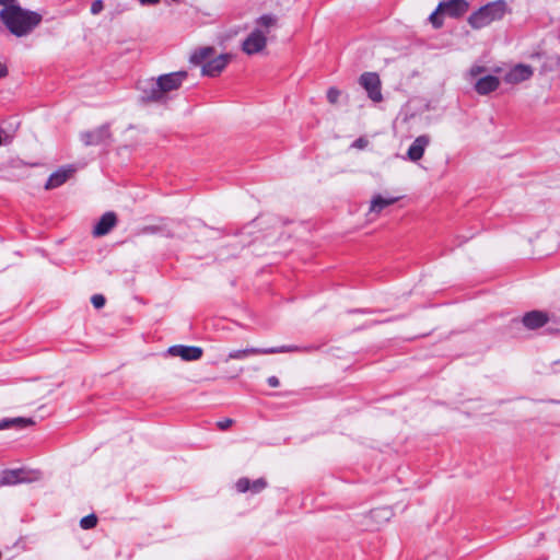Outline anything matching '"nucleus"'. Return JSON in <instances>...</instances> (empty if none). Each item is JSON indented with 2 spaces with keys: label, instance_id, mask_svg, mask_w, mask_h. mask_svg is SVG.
I'll use <instances>...</instances> for the list:
<instances>
[{
  "label": "nucleus",
  "instance_id": "1",
  "mask_svg": "<svg viewBox=\"0 0 560 560\" xmlns=\"http://www.w3.org/2000/svg\"><path fill=\"white\" fill-rule=\"evenodd\" d=\"M43 16L21 5L0 10V21L7 30L16 37L31 34L42 22Z\"/></svg>",
  "mask_w": 560,
  "mask_h": 560
},
{
  "label": "nucleus",
  "instance_id": "2",
  "mask_svg": "<svg viewBox=\"0 0 560 560\" xmlns=\"http://www.w3.org/2000/svg\"><path fill=\"white\" fill-rule=\"evenodd\" d=\"M506 12V2L497 0L479 8L468 18V23L472 28L479 30L489 25L493 21L501 20Z\"/></svg>",
  "mask_w": 560,
  "mask_h": 560
},
{
  "label": "nucleus",
  "instance_id": "3",
  "mask_svg": "<svg viewBox=\"0 0 560 560\" xmlns=\"http://www.w3.org/2000/svg\"><path fill=\"white\" fill-rule=\"evenodd\" d=\"M313 347L301 348L299 346H281L271 348H246L242 350H233L229 353L226 360H242L250 354H276L284 352L311 351Z\"/></svg>",
  "mask_w": 560,
  "mask_h": 560
},
{
  "label": "nucleus",
  "instance_id": "4",
  "mask_svg": "<svg viewBox=\"0 0 560 560\" xmlns=\"http://www.w3.org/2000/svg\"><path fill=\"white\" fill-rule=\"evenodd\" d=\"M79 138L85 147L109 145L113 142L110 124L106 122L92 130L82 131Z\"/></svg>",
  "mask_w": 560,
  "mask_h": 560
},
{
  "label": "nucleus",
  "instance_id": "5",
  "mask_svg": "<svg viewBox=\"0 0 560 560\" xmlns=\"http://www.w3.org/2000/svg\"><path fill=\"white\" fill-rule=\"evenodd\" d=\"M138 89L141 92L139 102L143 105L150 103H165L167 101V96H164L161 89L158 86L156 80L151 79L144 81Z\"/></svg>",
  "mask_w": 560,
  "mask_h": 560
},
{
  "label": "nucleus",
  "instance_id": "6",
  "mask_svg": "<svg viewBox=\"0 0 560 560\" xmlns=\"http://www.w3.org/2000/svg\"><path fill=\"white\" fill-rule=\"evenodd\" d=\"M187 77L188 73L186 71L162 74L156 79L158 86L161 89L163 95L167 96V93L178 90Z\"/></svg>",
  "mask_w": 560,
  "mask_h": 560
},
{
  "label": "nucleus",
  "instance_id": "7",
  "mask_svg": "<svg viewBox=\"0 0 560 560\" xmlns=\"http://www.w3.org/2000/svg\"><path fill=\"white\" fill-rule=\"evenodd\" d=\"M360 85L366 91L368 96L373 102H381L383 100L381 92V80L375 72H364L359 79Z\"/></svg>",
  "mask_w": 560,
  "mask_h": 560
},
{
  "label": "nucleus",
  "instance_id": "8",
  "mask_svg": "<svg viewBox=\"0 0 560 560\" xmlns=\"http://www.w3.org/2000/svg\"><path fill=\"white\" fill-rule=\"evenodd\" d=\"M468 10L469 3L466 0H442L438 4V11L452 19L464 16Z\"/></svg>",
  "mask_w": 560,
  "mask_h": 560
},
{
  "label": "nucleus",
  "instance_id": "9",
  "mask_svg": "<svg viewBox=\"0 0 560 560\" xmlns=\"http://www.w3.org/2000/svg\"><path fill=\"white\" fill-rule=\"evenodd\" d=\"M267 44L266 34L260 30L253 31L242 44V49L247 55L260 52Z\"/></svg>",
  "mask_w": 560,
  "mask_h": 560
},
{
  "label": "nucleus",
  "instance_id": "10",
  "mask_svg": "<svg viewBox=\"0 0 560 560\" xmlns=\"http://www.w3.org/2000/svg\"><path fill=\"white\" fill-rule=\"evenodd\" d=\"M167 352L173 357H179L184 361H197L202 357L203 350L196 346L176 345L168 348Z\"/></svg>",
  "mask_w": 560,
  "mask_h": 560
},
{
  "label": "nucleus",
  "instance_id": "11",
  "mask_svg": "<svg viewBox=\"0 0 560 560\" xmlns=\"http://www.w3.org/2000/svg\"><path fill=\"white\" fill-rule=\"evenodd\" d=\"M231 59V56L228 54H222L215 58H210L202 66V74L207 77H215L222 72V70L226 67Z\"/></svg>",
  "mask_w": 560,
  "mask_h": 560
},
{
  "label": "nucleus",
  "instance_id": "12",
  "mask_svg": "<svg viewBox=\"0 0 560 560\" xmlns=\"http://www.w3.org/2000/svg\"><path fill=\"white\" fill-rule=\"evenodd\" d=\"M430 140L431 139L428 135H421L417 137L407 151V159L411 162L419 161L423 156Z\"/></svg>",
  "mask_w": 560,
  "mask_h": 560
},
{
  "label": "nucleus",
  "instance_id": "13",
  "mask_svg": "<svg viewBox=\"0 0 560 560\" xmlns=\"http://www.w3.org/2000/svg\"><path fill=\"white\" fill-rule=\"evenodd\" d=\"M117 224V215L113 211L105 212L94 225L93 235L104 236Z\"/></svg>",
  "mask_w": 560,
  "mask_h": 560
},
{
  "label": "nucleus",
  "instance_id": "14",
  "mask_svg": "<svg viewBox=\"0 0 560 560\" xmlns=\"http://www.w3.org/2000/svg\"><path fill=\"white\" fill-rule=\"evenodd\" d=\"M548 315L542 311H530L522 317V323L527 329H538L548 323Z\"/></svg>",
  "mask_w": 560,
  "mask_h": 560
},
{
  "label": "nucleus",
  "instance_id": "15",
  "mask_svg": "<svg viewBox=\"0 0 560 560\" xmlns=\"http://www.w3.org/2000/svg\"><path fill=\"white\" fill-rule=\"evenodd\" d=\"M31 481L24 469H7L3 470L0 478V486H11L21 482Z\"/></svg>",
  "mask_w": 560,
  "mask_h": 560
},
{
  "label": "nucleus",
  "instance_id": "16",
  "mask_svg": "<svg viewBox=\"0 0 560 560\" xmlns=\"http://www.w3.org/2000/svg\"><path fill=\"white\" fill-rule=\"evenodd\" d=\"M235 487H236V490L242 493H244L246 491H252L253 493H259L267 487V481L265 478H258L254 481H250L248 478L243 477L236 481Z\"/></svg>",
  "mask_w": 560,
  "mask_h": 560
},
{
  "label": "nucleus",
  "instance_id": "17",
  "mask_svg": "<svg viewBox=\"0 0 560 560\" xmlns=\"http://www.w3.org/2000/svg\"><path fill=\"white\" fill-rule=\"evenodd\" d=\"M500 85V80L495 75H485L477 80L475 90L480 95H487L495 91Z\"/></svg>",
  "mask_w": 560,
  "mask_h": 560
},
{
  "label": "nucleus",
  "instance_id": "18",
  "mask_svg": "<svg viewBox=\"0 0 560 560\" xmlns=\"http://www.w3.org/2000/svg\"><path fill=\"white\" fill-rule=\"evenodd\" d=\"M533 75V70L529 66L517 65L506 75L510 83H518L528 80Z\"/></svg>",
  "mask_w": 560,
  "mask_h": 560
},
{
  "label": "nucleus",
  "instance_id": "19",
  "mask_svg": "<svg viewBox=\"0 0 560 560\" xmlns=\"http://www.w3.org/2000/svg\"><path fill=\"white\" fill-rule=\"evenodd\" d=\"M72 170H58L57 172L52 173L49 178L47 179L45 184L46 189H54L59 186H61L63 183L67 182V179L70 177Z\"/></svg>",
  "mask_w": 560,
  "mask_h": 560
},
{
  "label": "nucleus",
  "instance_id": "20",
  "mask_svg": "<svg viewBox=\"0 0 560 560\" xmlns=\"http://www.w3.org/2000/svg\"><path fill=\"white\" fill-rule=\"evenodd\" d=\"M32 424H34V421L31 418H5L0 420V431L11 428L22 429Z\"/></svg>",
  "mask_w": 560,
  "mask_h": 560
},
{
  "label": "nucleus",
  "instance_id": "21",
  "mask_svg": "<svg viewBox=\"0 0 560 560\" xmlns=\"http://www.w3.org/2000/svg\"><path fill=\"white\" fill-rule=\"evenodd\" d=\"M397 200V197L384 198L381 195H376L371 200L370 212L378 214L383 211V209L394 205Z\"/></svg>",
  "mask_w": 560,
  "mask_h": 560
},
{
  "label": "nucleus",
  "instance_id": "22",
  "mask_svg": "<svg viewBox=\"0 0 560 560\" xmlns=\"http://www.w3.org/2000/svg\"><path fill=\"white\" fill-rule=\"evenodd\" d=\"M214 54V48L202 47L194 51L190 56V62L198 66L206 63Z\"/></svg>",
  "mask_w": 560,
  "mask_h": 560
},
{
  "label": "nucleus",
  "instance_id": "23",
  "mask_svg": "<svg viewBox=\"0 0 560 560\" xmlns=\"http://www.w3.org/2000/svg\"><path fill=\"white\" fill-rule=\"evenodd\" d=\"M393 516V511L387 508H377L370 512V517L375 521L377 524L385 523L390 520Z\"/></svg>",
  "mask_w": 560,
  "mask_h": 560
},
{
  "label": "nucleus",
  "instance_id": "24",
  "mask_svg": "<svg viewBox=\"0 0 560 560\" xmlns=\"http://www.w3.org/2000/svg\"><path fill=\"white\" fill-rule=\"evenodd\" d=\"M142 234H162L165 237H173L174 233L167 228L165 223L147 225L141 230Z\"/></svg>",
  "mask_w": 560,
  "mask_h": 560
},
{
  "label": "nucleus",
  "instance_id": "25",
  "mask_svg": "<svg viewBox=\"0 0 560 560\" xmlns=\"http://www.w3.org/2000/svg\"><path fill=\"white\" fill-rule=\"evenodd\" d=\"M97 524V517L94 514H90L88 516H84L80 521V526L83 529H91L94 528Z\"/></svg>",
  "mask_w": 560,
  "mask_h": 560
},
{
  "label": "nucleus",
  "instance_id": "26",
  "mask_svg": "<svg viewBox=\"0 0 560 560\" xmlns=\"http://www.w3.org/2000/svg\"><path fill=\"white\" fill-rule=\"evenodd\" d=\"M277 19L271 14H265L257 20V24L266 28L276 24Z\"/></svg>",
  "mask_w": 560,
  "mask_h": 560
},
{
  "label": "nucleus",
  "instance_id": "27",
  "mask_svg": "<svg viewBox=\"0 0 560 560\" xmlns=\"http://www.w3.org/2000/svg\"><path fill=\"white\" fill-rule=\"evenodd\" d=\"M440 14L442 13L441 11H438L436 8L435 11H433L429 16V21L432 23L434 28H440L443 25V20L441 19Z\"/></svg>",
  "mask_w": 560,
  "mask_h": 560
},
{
  "label": "nucleus",
  "instance_id": "28",
  "mask_svg": "<svg viewBox=\"0 0 560 560\" xmlns=\"http://www.w3.org/2000/svg\"><path fill=\"white\" fill-rule=\"evenodd\" d=\"M340 91L336 88H330L328 91H327V100L330 104H336L339 100V96H340Z\"/></svg>",
  "mask_w": 560,
  "mask_h": 560
},
{
  "label": "nucleus",
  "instance_id": "29",
  "mask_svg": "<svg viewBox=\"0 0 560 560\" xmlns=\"http://www.w3.org/2000/svg\"><path fill=\"white\" fill-rule=\"evenodd\" d=\"M105 298L104 295L102 294H94L92 298H91V303L93 304V306L95 308H102L104 305H105Z\"/></svg>",
  "mask_w": 560,
  "mask_h": 560
},
{
  "label": "nucleus",
  "instance_id": "30",
  "mask_svg": "<svg viewBox=\"0 0 560 560\" xmlns=\"http://www.w3.org/2000/svg\"><path fill=\"white\" fill-rule=\"evenodd\" d=\"M103 9L104 4L102 0H95L91 4V13L94 15L101 13Z\"/></svg>",
  "mask_w": 560,
  "mask_h": 560
},
{
  "label": "nucleus",
  "instance_id": "31",
  "mask_svg": "<svg viewBox=\"0 0 560 560\" xmlns=\"http://www.w3.org/2000/svg\"><path fill=\"white\" fill-rule=\"evenodd\" d=\"M267 383L270 387H278L280 385V381L277 376H269Z\"/></svg>",
  "mask_w": 560,
  "mask_h": 560
},
{
  "label": "nucleus",
  "instance_id": "32",
  "mask_svg": "<svg viewBox=\"0 0 560 560\" xmlns=\"http://www.w3.org/2000/svg\"><path fill=\"white\" fill-rule=\"evenodd\" d=\"M16 0H0V5L3 7V9L10 8V7H16L19 5Z\"/></svg>",
  "mask_w": 560,
  "mask_h": 560
},
{
  "label": "nucleus",
  "instance_id": "33",
  "mask_svg": "<svg viewBox=\"0 0 560 560\" xmlns=\"http://www.w3.org/2000/svg\"><path fill=\"white\" fill-rule=\"evenodd\" d=\"M232 422H233V421H232L231 419H225V420H223V421H220V422L218 423V425H219V428H220L221 430H225V429H228V428L232 424Z\"/></svg>",
  "mask_w": 560,
  "mask_h": 560
},
{
  "label": "nucleus",
  "instance_id": "34",
  "mask_svg": "<svg viewBox=\"0 0 560 560\" xmlns=\"http://www.w3.org/2000/svg\"><path fill=\"white\" fill-rule=\"evenodd\" d=\"M483 71H485L483 67L475 66V67L471 68L470 73H471V75L476 77V75L480 74Z\"/></svg>",
  "mask_w": 560,
  "mask_h": 560
},
{
  "label": "nucleus",
  "instance_id": "35",
  "mask_svg": "<svg viewBox=\"0 0 560 560\" xmlns=\"http://www.w3.org/2000/svg\"><path fill=\"white\" fill-rule=\"evenodd\" d=\"M8 68L4 63L0 61V79H3L8 75Z\"/></svg>",
  "mask_w": 560,
  "mask_h": 560
},
{
  "label": "nucleus",
  "instance_id": "36",
  "mask_svg": "<svg viewBox=\"0 0 560 560\" xmlns=\"http://www.w3.org/2000/svg\"><path fill=\"white\" fill-rule=\"evenodd\" d=\"M142 5H152L160 2V0H139Z\"/></svg>",
  "mask_w": 560,
  "mask_h": 560
},
{
  "label": "nucleus",
  "instance_id": "37",
  "mask_svg": "<svg viewBox=\"0 0 560 560\" xmlns=\"http://www.w3.org/2000/svg\"><path fill=\"white\" fill-rule=\"evenodd\" d=\"M354 147L357 148H363L365 145V140H363L362 138L358 139L354 141Z\"/></svg>",
  "mask_w": 560,
  "mask_h": 560
}]
</instances>
